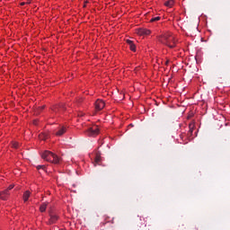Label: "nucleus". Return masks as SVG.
<instances>
[{"mask_svg": "<svg viewBox=\"0 0 230 230\" xmlns=\"http://www.w3.org/2000/svg\"><path fill=\"white\" fill-rule=\"evenodd\" d=\"M66 132H67V128L66 126H59L54 134L55 136L60 137L64 136Z\"/></svg>", "mask_w": 230, "mask_h": 230, "instance_id": "6", "label": "nucleus"}, {"mask_svg": "<svg viewBox=\"0 0 230 230\" xmlns=\"http://www.w3.org/2000/svg\"><path fill=\"white\" fill-rule=\"evenodd\" d=\"M157 21H161V17L160 16L153 17L150 20V22H157Z\"/></svg>", "mask_w": 230, "mask_h": 230, "instance_id": "14", "label": "nucleus"}, {"mask_svg": "<svg viewBox=\"0 0 230 230\" xmlns=\"http://www.w3.org/2000/svg\"><path fill=\"white\" fill-rule=\"evenodd\" d=\"M39 139H40L41 141H46V139H48V134L47 133H40L39 135Z\"/></svg>", "mask_w": 230, "mask_h": 230, "instance_id": "11", "label": "nucleus"}, {"mask_svg": "<svg viewBox=\"0 0 230 230\" xmlns=\"http://www.w3.org/2000/svg\"><path fill=\"white\" fill-rule=\"evenodd\" d=\"M52 111H53L54 112H58V105L53 106V107H52Z\"/></svg>", "mask_w": 230, "mask_h": 230, "instance_id": "17", "label": "nucleus"}, {"mask_svg": "<svg viewBox=\"0 0 230 230\" xmlns=\"http://www.w3.org/2000/svg\"><path fill=\"white\" fill-rule=\"evenodd\" d=\"M41 109H44V106H42V108Z\"/></svg>", "mask_w": 230, "mask_h": 230, "instance_id": "24", "label": "nucleus"}, {"mask_svg": "<svg viewBox=\"0 0 230 230\" xmlns=\"http://www.w3.org/2000/svg\"><path fill=\"white\" fill-rule=\"evenodd\" d=\"M30 3H31V2H30V1L22 2L20 4H21V6H24V4H30Z\"/></svg>", "mask_w": 230, "mask_h": 230, "instance_id": "21", "label": "nucleus"}, {"mask_svg": "<svg viewBox=\"0 0 230 230\" xmlns=\"http://www.w3.org/2000/svg\"><path fill=\"white\" fill-rule=\"evenodd\" d=\"M189 128H190V130H189L190 134L192 135L193 134V128H195V124H190Z\"/></svg>", "mask_w": 230, "mask_h": 230, "instance_id": "15", "label": "nucleus"}, {"mask_svg": "<svg viewBox=\"0 0 230 230\" xmlns=\"http://www.w3.org/2000/svg\"><path fill=\"white\" fill-rule=\"evenodd\" d=\"M49 219L48 221L49 226H51L55 224L56 222H58V216L53 213H49Z\"/></svg>", "mask_w": 230, "mask_h": 230, "instance_id": "7", "label": "nucleus"}, {"mask_svg": "<svg viewBox=\"0 0 230 230\" xmlns=\"http://www.w3.org/2000/svg\"><path fill=\"white\" fill-rule=\"evenodd\" d=\"M159 42L168 46V48H175L177 46V38L172 32H164L158 37Z\"/></svg>", "mask_w": 230, "mask_h": 230, "instance_id": "1", "label": "nucleus"}, {"mask_svg": "<svg viewBox=\"0 0 230 230\" xmlns=\"http://www.w3.org/2000/svg\"><path fill=\"white\" fill-rule=\"evenodd\" d=\"M135 32L137 33V35H139V37H145V36L150 35V33H152L150 31V30L143 29V28L136 29Z\"/></svg>", "mask_w": 230, "mask_h": 230, "instance_id": "4", "label": "nucleus"}, {"mask_svg": "<svg viewBox=\"0 0 230 230\" xmlns=\"http://www.w3.org/2000/svg\"><path fill=\"white\" fill-rule=\"evenodd\" d=\"M166 65H168V61H166V63H165Z\"/></svg>", "mask_w": 230, "mask_h": 230, "instance_id": "23", "label": "nucleus"}, {"mask_svg": "<svg viewBox=\"0 0 230 230\" xmlns=\"http://www.w3.org/2000/svg\"><path fill=\"white\" fill-rule=\"evenodd\" d=\"M127 44L129 46L131 51H136V45L133 40H126Z\"/></svg>", "mask_w": 230, "mask_h": 230, "instance_id": "9", "label": "nucleus"}, {"mask_svg": "<svg viewBox=\"0 0 230 230\" xmlns=\"http://www.w3.org/2000/svg\"><path fill=\"white\" fill-rule=\"evenodd\" d=\"M11 145H12L13 148H19V142L13 141L11 143Z\"/></svg>", "mask_w": 230, "mask_h": 230, "instance_id": "16", "label": "nucleus"}, {"mask_svg": "<svg viewBox=\"0 0 230 230\" xmlns=\"http://www.w3.org/2000/svg\"><path fill=\"white\" fill-rule=\"evenodd\" d=\"M31 195V193L29 191V190H26L24 193H23V202H28L29 199H30V196Z\"/></svg>", "mask_w": 230, "mask_h": 230, "instance_id": "10", "label": "nucleus"}, {"mask_svg": "<svg viewBox=\"0 0 230 230\" xmlns=\"http://www.w3.org/2000/svg\"><path fill=\"white\" fill-rule=\"evenodd\" d=\"M41 157L45 161H48L49 163H53L54 164H57L59 162L58 156H57V155L53 154L50 151H45L41 155Z\"/></svg>", "mask_w": 230, "mask_h": 230, "instance_id": "2", "label": "nucleus"}, {"mask_svg": "<svg viewBox=\"0 0 230 230\" xmlns=\"http://www.w3.org/2000/svg\"><path fill=\"white\" fill-rule=\"evenodd\" d=\"M102 161V157L100 155L95 156V163H100Z\"/></svg>", "mask_w": 230, "mask_h": 230, "instance_id": "18", "label": "nucleus"}, {"mask_svg": "<svg viewBox=\"0 0 230 230\" xmlns=\"http://www.w3.org/2000/svg\"><path fill=\"white\" fill-rule=\"evenodd\" d=\"M40 169L45 170L46 166L45 165H38L37 170H40Z\"/></svg>", "mask_w": 230, "mask_h": 230, "instance_id": "20", "label": "nucleus"}, {"mask_svg": "<svg viewBox=\"0 0 230 230\" xmlns=\"http://www.w3.org/2000/svg\"><path fill=\"white\" fill-rule=\"evenodd\" d=\"M47 208H48V203H42L40 207V213H44V211H46Z\"/></svg>", "mask_w": 230, "mask_h": 230, "instance_id": "12", "label": "nucleus"}, {"mask_svg": "<svg viewBox=\"0 0 230 230\" xmlns=\"http://www.w3.org/2000/svg\"><path fill=\"white\" fill-rule=\"evenodd\" d=\"M95 111H102V109H105V102L103 100H97L94 103Z\"/></svg>", "mask_w": 230, "mask_h": 230, "instance_id": "5", "label": "nucleus"}, {"mask_svg": "<svg viewBox=\"0 0 230 230\" xmlns=\"http://www.w3.org/2000/svg\"><path fill=\"white\" fill-rule=\"evenodd\" d=\"M8 197H10V192H8V190L0 192L1 200H8Z\"/></svg>", "mask_w": 230, "mask_h": 230, "instance_id": "8", "label": "nucleus"}, {"mask_svg": "<svg viewBox=\"0 0 230 230\" xmlns=\"http://www.w3.org/2000/svg\"><path fill=\"white\" fill-rule=\"evenodd\" d=\"M174 1L173 0H169L167 2L164 3L165 6H167L168 8H172V6H173L174 4Z\"/></svg>", "mask_w": 230, "mask_h": 230, "instance_id": "13", "label": "nucleus"}, {"mask_svg": "<svg viewBox=\"0 0 230 230\" xmlns=\"http://www.w3.org/2000/svg\"><path fill=\"white\" fill-rule=\"evenodd\" d=\"M33 125H39V120H33Z\"/></svg>", "mask_w": 230, "mask_h": 230, "instance_id": "22", "label": "nucleus"}, {"mask_svg": "<svg viewBox=\"0 0 230 230\" xmlns=\"http://www.w3.org/2000/svg\"><path fill=\"white\" fill-rule=\"evenodd\" d=\"M13 188H14L13 184L9 185V187L6 189V190H8V193H10V190H13Z\"/></svg>", "mask_w": 230, "mask_h": 230, "instance_id": "19", "label": "nucleus"}, {"mask_svg": "<svg viewBox=\"0 0 230 230\" xmlns=\"http://www.w3.org/2000/svg\"><path fill=\"white\" fill-rule=\"evenodd\" d=\"M86 132L88 136H98V134H100V128H98V126H93L92 128H89Z\"/></svg>", "mask_w": 230, "mask_h": 230, "instance_id": "3", "label": "nucleus"}]
</instances>
